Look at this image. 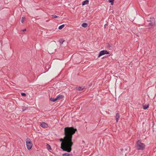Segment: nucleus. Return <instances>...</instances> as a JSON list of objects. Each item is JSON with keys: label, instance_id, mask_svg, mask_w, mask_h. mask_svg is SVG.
Here are the masks:
<instances>
[{"label": "nucleus", "instance_id": "f257e3e1", "mask_svg": "<svg viewBox=\"0 0 156 156\" xmlns=\"http://www.w3.org/2000/svg\"><path fill=\"white\" fill-rule=\"evenodd\" d=\"M77 131L76 129L73 127H66L64 128L65 136L64 139L60 138V141L62 142L61 148L63 151L70 152L72 150V147L73 144L72 142L73 135Z\"/></svg>", "mask_w": 156, "mask_h": 156}, {"label": "nucleus", "instance_id": "f03ea898", "mask_svg": "<svg viewBox=\"0 0 156 156\" xmlns=\"http://www.w3.org/2000/svg\"><path fill=\"white\" fill-rule=\"evenodd\" d=\"M135 147L138 150H143L145 149V145L140 140H139L135 144Z\"/></svg>", "mask_w": 156, "mask_h": 156}, {"label": "nucleus", "instance_id": "7ed1b4c3", "mask_svg": "<svg viewBox=\"0 0 156 156\" xmlns=\"http://www.w3.org/2000/svg\"><path fill=\"white\" fill-rule=\"evenodd\" d=\"M147 21L149 22L148 25V26H151V27L153 28L155 24V21L154 18L151 17L148 19Z\"/></svg>", "mask_w": 156, "mask_h": 156}, {"label": "nucleus", "instance_id": "20e7f679", "mask_svg": "<svg viewBox=\"0 0 156 156\" xmlns=\"http://www.w3.org/2000/svg\"><path fill=\"white\" fill-rule=\"evenodd\" d=\"M26 146L28 150L31 149L32 147V142L29 138H27L26 140Z\"/></svg>", "mask_w": 156, "mask_h": 156}, {"label": "nucleus", "instance_id": "39448f33", "mask_svg": "<svg viewBox=\"0 0 156 156\" xmlns=\"http://www.w3.org/2000/svg\"><path fill=\"white\" fill-rule=\"evenodd\" d=\"M109 54V53L106 50H102L99 52L98 57L99 58L102 55H104L105 54Z\"/></svg>", "mask_w": 156, "mask_h": 156}, {"label": "nucleus", "instance_id": "423d86ee", "mask_svg": "<svg viewBox=\"0 0 156 156\" xmlns=\"http://www.w3.org/2000/svg\"><path fill=\"white\" fill-rule=\"evenodd\" d=\"M41 126L44 128H47L48 127V125L45 122H43L41 123Z\"/></svg>", "mask_w": 156, "mask_h": 156}, {"label": "nucleus", "instance_id": "0eeeda50", "mask_svg": "<svg viewBox=\"0 0 156 156\" xmlns=\"http://www.w3.org/2000/svg\"><path fill=\"white\" fill-rule=\"evenodd\" d=\"M89 1L88 0H86L83 1L82 3L83 5H84L88 4Z\"/></svg>", "mask_w": 156, "mask_h": 156}, {"label": "nucleus", "instance_id": "6e6552de", "mask_svg": "<svg viewBox=\"0 0 156 156\" xmlns=\"http://www.w3.org/2000/svg\"><path fill=\"white\" fill-rule=\"evenodd\" d=\"M120 116L119 113H116L115 116V118L116 119V122H118L119 118Z\"/></svg>", "mask_w": 156, "mask_h": 156}, {"label": "nucleus", "instance_id": "1a4fd4ad", "mask_svg": "<svg viewBox=\"0 0 156 156\" xmlns=\"http://www.w3.org/2000/svg\"><path fill=\"white\" fill-rule=\"evenodd\" d=\"M63 97H64L63 95H58L57 96L56 98L58 100H59L62 98H63Z\"/></svg>", "mask_w": 156, "mask_h": 156}, {"label": "nucleus", "instance_id": "9d476101", "mask_svg": "<svg viewBox=\"0 0 156 156\" xmlns=\"http://www.w3.org/2000/svg\"><path fill=\"white\" fill-rule=\"evenodd\" d=\"M62 156H73V155L72 154L69 153H64L62 154Z\"/></svg>", "mask_w": 156, "mask_h": 156}, {"label": "nucleus", "instance_id": "9b49d317", "mask_svg": "<svg viewBox=\"0 0 156 156\" xmlns=\"http://www.w3.org/2000/svg\"><path fill=\"white\" fill-rule=\"evenodd\" d=\"M143 109H144V110H146L147 108H148V107H149V105H144V104H143Z\"/></svg>", "mask_w": 156, "mask_h": 156}, {"label": "nucleus", "instance_id": "f8f14e48", "mask_svg": "<svg viewBox=\"0 0 156 156\" xmlns=\"http://www.w3.org/2000/svg\"><path fill=\"white\" fill-rule=\"evenodd\" d=\"M76 90L78 91H81L83 90L84 88H83L82 87H79L76 88Z\"/></svg>", "mask_w": 156, "mask_h": 156}, {"label": "nucleus", "instance_id": "ddd939ff", "mask_svg": "<svg viewBox=\"0 0 156 156\" xmlns=\"http://www.w3.org/2000/svg\"><path fill=\"white\" fill-rule=\"evenodd\" d=\"M50 100L51 101L53 102L55 101L58 100L56 98H51L50 99Z\"/></svg>", "mask_w": 156, "mask_h": 156}, {"label": "nucleus", "instance_id": "4468645a", "mask_svg": "<svg viewBox=\"0 0 156 156\" xmlns=\"http://www.w3.org/2000/svg\"><path fill=\"white\" fill-rule=\"evenodd\" d=\"M87 26V24L86 23H83L82 24V26L84 28L86 27Z\"/></svg>", "mask_w": 156, "mask_h": 156}, {"label": "nucleus", "instance_id": "2eb2a0df", "mask_svg": "<svg viewBox=\"0 0 156 156\" xmlns=\"http://www.w3.org/2000/svg\"><path fill=\"white\" fill-rule=\"evenodd\" d=\"M47 149L49 150H51V146L48 144H47Z\"/></svg>", "mask_w": 156, "mask_h": 156}, {"label": "nucleus", "instance_id": "dca6fc26", "mask_svg": "<svg viewBox=\"0 0 156 156\" xmlns=\"http://www.w3.org/2000/svg\"><path fill=\"white\" fill-rule=\"evenodd\" d=\"M64 24H62L59 27L58 29L59 30H61L64 27Z\"/></svg>", "mask_w": 156, "mask_h": 156}, {"label": "nucleus", "instance_id": "f3484780", "mask_svg": "<svg viewBox=\"0 0 156 156\" xmlns=\"http://www.w3.org/2000/svg\"><path fill=\"white\" fill-rule=\"evenodd\" d=\"M64 41H65L64 40L62 39H60L59 40V43L61 44H62Z\"/></svg>", "mask_w": 156, "mask_h": 156}, {"label": "nucleus", "instance_id": "a211bd4d", "mask_svg": "<svg viewBox=\"0 0 156 156\" xmlns=\"http://www.w3.org/2000/svg\"><path fill=\"white\" fill-rule=\"evenodd\" d=\"M27 108V107L24 106H23L22 107V110L23 112Z\"/></svg>", "mask_w": 156, "mask_h": 156}, {"label": "nucleus", "instance_id": "6ab92c4d", "mask_svg": "<svg viewBox=\"0 0 156 156\" xmlns=\"http://www.w3.org/2000/svg\"><path fill=\"white\" fill-rule=\"evenodd\" d=\"M114 0H108V2L109 3H111L112 5H113Z\"/></svg>", "mask_w": 156, "mask_h": 156}, {"label": "nucleus", "instance_id": "aec40b11", "mask_svg": "<svg viewBox=\"0 0 156 156\" xmlns=\"http://www.w3.org/2000/svg\"><path fill=\"white\" fill-rule=\"evenodd\" d=\"M25 17H22L21 20V22L22 23H23L24 22V20H25Z\"/></svg>", "mask_w": 156, "mask_h": 156}, {"label": "nucleus", "instance_id": "412c9836", "mask_svg": "<svg viewBox=\"0 0 156 156\" xmlns=\"http://www.w3.org/2000/svg\"><path fill=\"white\" fill-rule=\"evenodd\" d=\"M21 95L22 96H24V97H26V95H27L25 93H21Z\"/></svg>", "mask_w": 156, "mask_h": 156}, {"label": "nucleus", "instance_id": "4be33fe9", "mask_svg": "<svg viewBox=\"0 0 156 156\" xmlns=\"http://www.w3.org/2000/svg\"><path fill=\"white\" fill-rule=\"evenodd\" d=\"M51 16L54 18H56L58 17L57 16L54 15H52Z\"/></svg>", "mask_w": 156, "mask_h": 156}, {"label": "nucleus", "instance_id": "5701e85b", "mask_svg": "<svg viewBox=\"0 0 156 156\" xmlns=\"http://www.w3.org/2000/svg\"><path fill=\"white\" fill-rule=\"evenodd\" d=\"M108 48H110V49H111V48H112V47H111V45L110 44H108Z\"/></svg>", "mask_w": 156, "mask_h": 156}, {"label": "nucleus", "instance_id": "b1692460", "mask_svg": "<svg viewBox=\"0 0 156 156\" xmlns=\"http://www.w3.org/2000/svg\"><path fill=\"white\" fill-rule=\"evenodd\" d=\"M26 31V29H25L24 30H23V32Z\"/></svg>", "mask_w": 156, "mask_h": 156}, {"label": "nucleus", "instance_id": "393cba45", "mask_svg": "<svg viewBox=\"0 0 156 156\" xmlns=\"http://www.w3.org/2000/svg\"><path fill=\"white\" fill-rule=\"evenodd\" d=\"M121 151H123V149H122V148L121 149Z\"/></svg>", "mask_w": 156, "mask_h": 156}, {"label": "nucleus", "instance_id": "a878e982", "mask_svg": "<svg viewBox=\"0 0 156 156\" xmlns=\"http://www.w3.org/2000/svg\"><path fill=\"white\" fill-rule=\"evenodd\" d=\"M91 86V85H89V86Z\"/></svg>", "mask_w": 156, "mask_h": 156}, {"label": "nucleus", "instance_id": "bb28decb", "mask_svg": "<svg viewBox=\"0 0 156 156\" xmlns=\"http://www.w3.org/2000/svg\"><path fill=\"white\" fill-rule=\"evenodd\" d=\"M91 86V85H89V86Z\"/></svg>", "mask_w": 156, "mask_h": 156}]
</instances>
